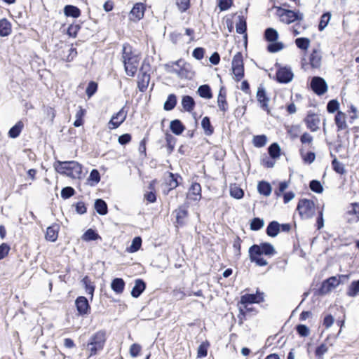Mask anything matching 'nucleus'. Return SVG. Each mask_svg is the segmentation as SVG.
<instances>
[{"mask_svg": "<svg viewBox=\"0 0 359 359\" xmlns=\"http://www.w3.org/2000/svg\"><path fill=\"white\" fill-rule=\"evenodd\" d=\"M231 70L236 82L241 81L245 76L243 57L241 52L236 53L232 60Z\"/></svg>", "mask_w": 359, "mask_h": 359, "instance_id": "obj_8", "label": "nucleus"}, {"mask_svg": "<svg viewBox=\"0 0 359 359\" xmlns=\"http://www.w3.org/2000/svg\"><path fill=\"white\" fill-rule=\"evenodd\" d=\"M238 19V20L236 25V32L241 34H246L247 22L245 18L243 15H239Z\"/></svg>", "mask_w": 359, "mask_h": 359, "instance_id": "obj_41", "label": "nucleus"}, {"mask_svg": "<svg viewBox=\"0 0 359 359\" xmlns=\"http://www.w3.org/2000/svg\"><path fill=\"white\" fill-rule=\"evenodd\" d=\"M64 13L67 17L77 18L81 16V10L75 6L67 5L64 8Z\"/></svg>", "mask_w": 359, "mask_h": 359, "instance_id": "obj_33", "label": "nucleus"}, {"mask_svg": "<svg viewBox=\"0 0 359 359\" xmlns=\"http://www.w3.org/2000/svg\"><path fill=\"white\" fill-rule=\"evenodd\" d=\"M266 141L267 137L265 135H255L252 139L253 145L258 148L265 146Z\"/></svg>", "mask_w": 359, "mask_h": 359, "instance_id": "obj_53", "label": "nucleus"}, {"mask_svg": "<svg viewBox=\"0 0 359 359\" xmlns=\"http://www.w3.org/2000/svg\"><path fill=\"white\" fill-rule=\"evenodd\" d=\"M359 293V280L353 281L349 285L347 294L349 297H355Z\"/></svg>", "mask_w": 359, "mask_h": 359, "instance_id": "obj_55", "label": "nucleus"}, {"mask_svg": "<svg viewBox=\"0 0 359 359\" xmlns=\"http://www.w3.org/2000/svg\"><path fill=\"white\" fill-rule=\"evenodd\" d=\"M278 38V32L273 28H267L264 32V39L269 42H275Z\"/></svg>", "mask_w": 359, "mask_h": 359, "instance_id": "obj_44", "label": "nucleus"}, {"mask_svg": "<svg viewBox=\"0 0 359 359\" xmlns=\"http://www.w3.org/2000/svg\"><path fill=\"white\" fill-rule=\"evenodd\" d=\"M217 102L219 110L224 114L229 109V104L226 100V91L224 87H221L219 89Z\"/></svg>", "mask_w": 359, "mask_h": 359, "instance_id": "obj_24", "label": "nucleus"}, {"mask_svg": "<svg viewBox=\"0 0 359 359\" xmlns=\"http://www.w3.org/2000/svg\"><path fill=\"white\" fill-rule=\"evenodd\" d=\"M266 232L270 237L276 236L280 232V224L276 221L271 222L266 228Z\"/></svg>", "mask_w": 359, "mask_h": 359, "instance_id": "obj_37", "label": "nucleus"}, {"mask_svg": "<svg viewBox=\"0 0 359 359\" xmlns=\"http://www.w3.org/2000/svg\"><path fill=\"white\" fill-rule=\"evenodd\" d=\"M233 0H217V6L220 11L229 10L233 6Z\"/></svg>", "mask_w": 359, "mask_h": 359, "instance_id": "obj_63", "label": "nucleus"}, {"mask_svg": "<svg viewBox=\"0 0 359 359\" xmlns=\"http://www.w3.org/2000/svg\"><path fill=\"white\" fill-rule=\"evenodd\" d=\"M210 343L208 341H203L197 349V358H205L208 355V350Z\"/></svg>", "mask_w": 359, "mask_h": 359, "instance_id": "obj_50", "label": "nucleus"}, {"mask_svg": "<svg viewBox=\"0 0 359 359\" xmlns=\"http://www.w3.org/2000/svg\"><path fill=\"white\" fill-rule=\"evenodd\" d=\"M243 243V240L240 238V236H236L233 241V248L234 252V256L239 259L241 256V244Z\"/></svg>", "mask_w": 359, "mask_h": 359, "instance_id": "obj_46", "label": "nucleus"}, {"mask_svg": "<svg viewBox=\"0 0 359 359\" xmlns=\"http://www.w3.org/2000/svg\"><path fill=\"white\" fill-rule=\"evenodd\" d=\"M107 334L105 330H100L93 333L89 338L86 347L89 351V357L95 355L101 351L106 344Z\"/></svg>", "mask_w": 359, "mask_h": 359, "instance_id": "obj_4", "label": "nucleus"}, {"mask_svg": "<svg viewBox=\"0 0 359 359\" xmlns=\"http://www.w3.org/2000/svg\"><path fill=\"white\" fill-rule=\"evenodd\" d=\"M257 189L260 194L265 196H269L272 191L271 184L265 181H261L259 182Z\"/></svg>", "mask_w": 359, "mask_h": 359, "instance_id": "obj_40", "label": "nucleus"}, {"mask_svg": "<svg viewBox=\"0 0 359 359\" xmlns=\"http://www.w3.org/2000/svg\"><path fill=\"white\" fill-rule=\"evenodd\" d=\"M297 210L302 219L311 218L315 212V203L312 200L300 199L297 203Z\"/></svg>", "mask_w": 359, "mask_h": 359, "instance_id": "obj_9", "label": "nucleus"}, {"mask_svg": "<svg viewBox=\"0 0 359 359\" xmlns=\"http://www.w3.org/2000/svg\"><path fill=\"white\" fill-rule=\"evenodd\" d=\"M125 281L121 278H115L112 280L111 283V290L118 294L123 293L125 289Z\"/></svg>", "mask_w": 359, "mask_h": 359, "instance_id": "obj_32", "label": "nucleus"}, {"mask_svg": "<svg viewBox=\"0 0 359 359\" xmlns=\"http://www.w3.org/2000/svg\"><path fill=\"white\" fill-rule=\"evenodd\" d=\"M165 139L166 142V149L168 154L173 152L175 147L177 140L171 134L166 133L165 135Z\"/></svg>", "mask_w": 359, "mask_h": 359, "instance_id": "obj_39", "label": "nucleus"}, {"mask_svg": "<svg viewBox=\"0 0 359 359\" xmlns=\"http://www.w3.org/2000/svg\"><path fill=\"white\" fill-rule=\"evenodd\" d=\"M248 252L251 262L259 266H265L268 264V262L263 256L272 257L276 253V251L271 243L265 242L259 245H252L250 247Z\"/></svg>", "mask_w": 359, "mask_h": 359, "instance_id": "obj_3", "label": "nucleus"}, {"mask_svg": "<svg viewBox=\"0 0 359 359\" xmlns=\"http://www.w3.org/2000/svg\"><path fill=\"white\" fill-rule=\"evenodd\" d=\"M264 226L263 219L259 217H255L252 219L250 223V229L252 231H258Z\"/></svg>", "mask_w": 359, "mask_h": 359, "instance_id": "obj_62", "label": "nucleus"}, {"mask_svg": "<svg viewBox=\"0 0 359 359\" xmlns=\"http://www.w3.org/2000/svg\"><path fill=\"white\" fill-rule=\"evenodd\" d=\"M176 217V227H182L185 224V220L189 215L188 210L184 206H180L177 209L175 210Z\"/></svg>", "mask_w": 359, "mask_h": 359, "instance_id": "obj_25", "label": "nucleus"}, {"mask_svg": "<svg viewBox=\"0 0 359 359\" xmlns=\"http://www.w3.org/2000/svg\"><path fill=\"white\" fill-rule=\"evenodd\" d=\"M346 118V114L344 112L338 111L336 113L334 118V121L336 125L337 132H340L348 129Z\"/></svg>", "mask_w": 359, "mask_h": 359, "instance_id": "obj_21", "label": "nucleus"}, {"mask_svg": "<svg viewBox=\"0 0 359 359\" xmlns=\"http://www.w3.org/2000/svg\"><path fill=\"white\" fill-rule=\"evenodd\" d=\"M251 305L252 304H242L241 302H238L237 306L239 313L237 318L239 325H242L244 323L248 315H256L258 313L257 309Z\"/></svg>", "mask_w": 359, "mask_h": 359, "instance_id": "obj_12", "label": "nucleus"}, {"mask_svg": "<svg viewBox=\"0 0 359 359\" xmlns=\"http://www.w3.org/2000/svg\"><path fill=\"white\" fill-rule=\"evenodd\" d=\"M142 242L141 237H135L132 241V244L128 248V251L131 253L137 252L141 248Z\"/></svg>", "mask_w": 359, "mask_h": 359, "instance_id": "obj_51", "label": "nucleus"}, {"mask_svg": "<svg viewBox=\"0 0 359 359\" xmlns=\"http://www.w3.org/2000/svg\"><path fill=\"white\" fill-rule=\"evenodd\" d=\"M81 27L79 24H71L69 25L67 31V34L69 37L76 38L80 31Z\"/></svg>", "mask_w": 359, "mask_h": 359, "instance_id": "obj_56", "label": "nucleus"}, {"mask_svg": "<svg viewBox=\"0 0 359 359\" xmlns=\"http://www.w3.org/2000/svg\"><path fill=\"white\" fill-rule=\"evenodd\" d=\"M347 214L352 216L355 221H359V203H351L349 205Z\"/></svg>", "mask_w": 359, "mask_h": 359, "instance_id": "obj_47", "label": "nucleus"}, {"mask_svg": "<svg viewBox=\"0 0 359 359\" xmlns=\"http://www.w3.org/2000/svg\"><path fill=\"white\" fill-rule=\"evenodd\" d=\"M276 15L279 21L285 25H290L295 22L292 27L291 32L294 36L300 34V22L304 20V14L299 10H290L280 6L276 7Z\"/></svg>", "mask_w": 359, "mask_h": 359, "instance_id": "obj_2", "label": "nucleus"}, {"mask_svg": "<svg viewBox=\"0 0 359 359\" xmlns=\"http://www.w3.org/2000/svg\"><path fill=\"white\" fill-rule=\"evenodd\" d=\"M332 169L338 174L344 175L346 172L344 165L339 162L336 158L332 161Z\"/></svg>", "mask_w": 359, "mask_h": 359, "instance_id": "obj_60", "label": "nucleus"}, {"mask_svg": "<svg viewBox=\"0 0 359 359\" xmlns=\"http://www.w3.org/2000/svg\"><path fill=\"white\" fill-rule=\"evenodd\" d=\"M24 128V123L22 121H18L8 131V136L11 138H16L21 133Z\"/></svg>", "mask_w": 359, "mask_h": 359, "instance_id": "obj_36", "label": "nucleus"}, {"mask_svg": "<svg viewBox=\"0 0 359 359\" xmlns=\"http://www.w3.org/2000/svg\"><path fill=\"white\" fill-rule=\"evenodd\" d=\"M197 93L198 95L205 99H210L212 97V93L210 87L207 85L204 84L198 88Z\"/></svg>", "mask_w": 359, "mask_h": 359, "instance_id": "obj_42", "label": "nucleus"}, {"mask_svg": "<svg viewBox=\"0 0 359 359\" xmlns=\"http://www.w3.org/2000/svg\"><path fill=\"white\" fill-rule=\"evenodd\" d=\"M264 301V293L257 290L255 294H245L241 297L242 304H260Z\"/></svg>", "mask_w": 359, "mask_h": 359, "instance_id": "obj_15", "label": "nucleus"}, {"mask_svg": "<svg viewBox=\"0 0 359 359\" xmlns=\"http://www.w3.org/2000/svg\"><path fill=\"white\" fill-rule=\"evenodd\" d=\"M230 195L236 199H241L244 196V191L239 186L233 184L230 186Z\"/></svg>", "mask_w": 359, "mask_h": 359, "instance_id": "obj_43", "label": "nucleus"}, {"mask_svg": "<svg viewBox=\"0 0 359 359\" xmlns=\"http://www.w3.org/2000/svg\"><path fill=\"white\" fill-rule=\"evenodd\" d=\"M256 99L259 107L267 114H271V107L269 106L270 97L267 91L263 85H260L257 88L256 93Z\"/></svg>", "mask_w": 359, "mask_h": 359, "instance_id": "obj_11", "label": "nucleus"}, {"mask_svg": "<svg viewBox=\"0 0 359 359\" xmlns=\"http://www.w3.org/2000/svg\"><path fill=\"white\" fill-rule=\"evenodd\" d=\"M349 274L339 275V278L336 276H331L325 280L320 287V292L322 294H327L330 292L332 289L337 287L341 281L344 280H348L349 278Z\"/></svg>", "mask_w": 359, "mask_h": 359, "instance_id": "obj_10", "label": "nucleus"}, {"mask_svg": "<svg viewBox=\"0 0 359 359\" xmlns=\"http://www.w3.org/2000/svg\"><path fill=\"white\" fill-rule=\"evenodd\" d=\"M294 74L290 68L287 67H279L276 73V81L280 83H287L293 79Z\"/></svg>", "mask_w": 359, "mask_h": 359, "instance_id": "obj_17", "label": "nucleus"}, {"mask_svg": "<svg viewBox=\"0 0 359 359\" xmlns=\"http://www.w3.org/2000/svg\"><path fill=\"white\" fill-rule=\"evenodd\" d=\"M304 122L311 132H316L320 129V115L311 111H308L304 118Z\"/></svg>", "mask_w": 359, "mask_h": 359, "instance_id": "obj_13", "label": "nucleus"}, {"mask_svg": "<svg viewBox=\"0 0 359 359\" xmlns=\"http://www.w3.org/2000/svg\"><path fill=\"white\" fill-rule=\"evenodd\" d=\"M128 111L125 107H122L118 112L114 114L107 123L109 130L118 128L126 119Z\"/></svg>", "mask_w": 359, "mask_h": 359, "instance_id": "obj_14", "label": "nucleus"}, {"mask_svg": "<svg viewBox=\"0 0 359 359\" xmlns=\"http://www.w3.org/2000/svg\"><path fill=\"white\" fill-rule=\"evenodd\" d=\"M322 61L323 51L320 46H318L311 50L307 59H302V68L306 72L318 70L321 67Z\"/></svg>", "mask_w": 359, "mask_h": 359, "instance_id": "obj_5", "label": "nucleus"}, {"mask_svg": "<svg viewBox=\"0 0 359 359\" xmlns=\"http://www.w3.org/2000/svg\"><path fill=\"white\" fill-rule=\"evenodd\" d=\"M81 283L86 290V293L90 295V299H92L95 290V285L94 283L91 281V279L88 276H86L82 278Z\"/></svg>", "mask_w": 359, "mask_h": 359, "instance_id": "obj_29", "label": "nucleus"}, {"mask_svg": "<svg viewBox=\"0 0 359 359\" xmlns=\"http://www.w3.org/2000/svg\"><path fill=\"white\" fill-rule=\"evenodd\" d=\"M141 55L135 49L132 45L128 43L123 44L121 51V61L123 64L126 74L130 77H133L137 74Z\"/></svg>", "mask_w": 359, "mask_h": 359, "instance_id": "obj_1", "label": "nucleus"}, {"mask_svg": "<svg viewBox=\"0 0 359 359\" xmlns=\"http://www.w3.org/2000/svg\"><path fill=\"white\" fill-rule=\"evenodd\" d=\"M347 112L349 114L348 121L350 123H353L355 119L358 118V110L353 104H350L348 106Z\"/></svg>", "mask_w": 359, "mask_h": 359, "instance_id": "obj_64", "label": "nucleus"}, {"mask_svg": "<svg viewBox=\"0 0 359 359\" xmlns=\"http://www.w3.org/2000/svg\"><path fill=\"white\" fill-rule=\"evenodd\" d=\"M146 289L145 282L140 278L135 280V285L132 289L131 295L133 297L137 298Z\"/></svg>", "mask_w": 359, "mask_h": 359, "instance_id": "obj_27", "label": "nucleus"}, {"mask_svg": "<svg viewBox=\"0 0 359 359\" xmlns=\"http://www.w3.org/2000/svg\"><path fill=\"white\" fill-rule=\"evenodd\" d=\"M201 126L204 130L205 135L207 136L212 135L215 132V128L212 125L208 116H205L203 118L201 121Z\"/></svg>", "mask_w": 359, "mask_h": 359, "instance_id": "obj_35", "label": "nucleus"}, {"mask_svg": "<svg viewBox=\"0 0 359 359\" xmlns=\"http://www.w3.org/2000/svg\"><path fill=\"white\" fill-rule=\"evenodd\" d=\"M151 67L149 62L143 61L137 76V88L140 92H145L151 80Z\"/></svg>", "mask_w": 359, "mask_h": 359, "instance_id": "obj_7", "label": "nucleus"}, {"mask_svg": "<svg viewBox=\"0 0 359 359\" xmlns=\"http://www.w3.org/2000/svg\"><path fill=\"white\" fill-rule=\"evenodd\" d=\"M300 142L302 143V147H304L307 145L309 148H311L313 146V137L311 135H310L307 132H304L299 137Z\"/></svg>", "mask_w": 359, "mask_h": 359, "instance_id": "obj_49", "label": "nucleus"}, {"mask_svg": "<svg viewBox=\"0 0 359 359\" xmlns=\"http://www.w3.org/2000/svg\"><path fill=\"white\" fill-rule=\"evenodd\" d=\"M100 238V235L93 229H88L82 236V239L85 241H96Z\"/></svg>", "mask_w": 359, "mask_h": 359, "instance_id": "obj_48", "label": "nucleus"}, {"mask_svg": "<svg viewBox=\"0 0 359 359\" xmlns=\"http://www.w3.org/2000/svg\"><path fill=\"white\" fill-rule=\"evenodd\" d=\"M176 6L181 13H184L191 8V0H176Z\"/></svg>", "mask_w": 359, "mask_h": 359, "instance_id": "obj_57", "label": "nucleus"}, {"mask_svg": "<svg viewBox=\"0 0 359 359\" xmlns=\"http://www.w3.org/2000/svg\"><path fill=\"white\" fill-rule=\"evenodd\" d=\"M95 209L96 212L101 215H105L108 212L107 203L102 199H97L95 202Z\"/></svg>", "mask_w": 359, "mask_h": 359, "instance_id": "obj_38", "label": "nucleus"}, {"mask_svg": "<svg viewBox=\"0 0 359 359\" xmlns=\"http://www.w3.org/2000/svg\"><path fill=\"white\" fill-rule=\"evenodd\" d=\"M55 169L57 172L72 178H80L82 173L81 165L74 161H57L55 164Z\"/></svg>", "mask_w": 359, "mask_h": 359, "instance_id": "obj_6", "label": "nucleus"}, {"mask_svg": "<svg viewBox=\"0 0 359 359\" xmlns=\"http://www.w3.org/2000/svg\"><path fill=\"white\" fill-rule=\"evenodd\" d=\"M177 104V97L175 94H170L164 103L163 108L165 111L172 110Z\"/></svg>", "mask_w": 359, "mask_h": 359, "instance_id": "obj_45", "label": "nucleus"}, {"mask_svg": "<svg viewBox=\"0 0 359 359\" xmlns=\"http://www.w3.org/2000/svg\"><path fill=\"white\" fill-rule=\"evenodd\" d=\"M60 231V225L57 223H53L46 229L45 233V238L50 242H55L57 240Z\"/></svg>", "mask_w": 359, "mask_h": 359, "instance_id": "obj_23", "label": "nucleus"}, {"mask_svg": "<svg viewBox=\"0 0 359 359\" xmlns=\"http://www.w3.org/2000/svg\"><path fill=\"white\" fill-rule=\"evenodd\" d=\"M146 11V5L143 3L138 2L134 4L130 12V18L133 21H139L144 16Z\"/></svg>", "mask_w": 359, "mask_h": 359, "instance_id": "obj_19", "label": "nucleus"}, {"mask_svg": "<svg viewBox=\"0 0 359 359\" xmlns=\"http://www.w3.org/2000/svg\"><path fill=\"white\" fill-rule=\"evenodd\" d=\"M339 106L340 104L337 100H331L327 104V111L330 114L337 113L338 111H340Z\"/></svg>", "mask_w": 359, "mask_h": 359, "instance_id": "obj_59", "label": "nucleus"}, {"mask_svg": "<svg viewBox=\"0 0 359 359\" xmlns=\"http://www.w3.org/2000/svg\"><path fill=\"white\" fill-rule=\"evenodd\" d=\"M331 18V13L330 12H325L324 13L320 19V22L318 24V30L323 31L328 25L330 20Z\"/></svg>", "mask_w": 359, "mask_h": 359, "instance_id": "obj_52", "label": "nucleus"}, {"mask_svg": "<svg viewBox=\"0 0 359 359\" xmlns=\"http://www.w3.org/2000/svg\"><path fill=\"white\" fill-rule=\"evenodd\" d=\"M173 65H177L179 69H173V72L177 74L181 78H188L190 74L189 70V64L185 62L182 59H180L175 62Z\"/></svg>", "mask_w": 359, "mask_h": 359, "instance_id": "obj_22", "label": "nucleus"}, {"mask_svg": "<svg viewBox=\"0 0 359 359\" xmlns=\"http://www.w3.org/2000/svg\"><path fill=\"white\" fill-rule=\"evenodd\" d=\"M311 88L312 90L318 95H324L328 89L325 81L319 76H315L311 82Z\"/></svg>", "mask_w": 359, "mask_h": 359, "instance_id": "obj_16", "label": "nucleus"}, {"mask_svg": "<svg viewBox=\"0 0 359 359\" xmlns=\"http://www.w3.org/2000/svg\"><path fill=\"white\" fill-rule=\"evenodd\" d=\"M182 106L185 111L191 112L196 106L194 98L190 95H184L182 98Z\"/></svg>", "mask_w": 359, "mask_h": 359, "instance_id": "obj_30", "label": "nucleus"}, {"mask_svg": "<svg viewBox=\"0 0 359 359\" xmlns=\"http://www.w3.org/2000/svg\"><path fill=\"white\" fill-rule=\"evenodd\" d=\"M12 32L11 23L6 19L0 20V36L2 37L10 35Z\"/></svg>", "mask_w": 359, "mask_h": 359, "instance_id": "obj_31", "label": "nucleus"}, {"mask_svg": "<svg viewBox=\"0 0 359 359\" xmlns=\"http://www.w3.org/2000/svg\"><path fill=\"white\" fill-rule=\"evenodd\" d=\"M75 306L79 315L84 316L90 313V305L86 297L79 296L75 300Z\"/></svg>", "mask_w": 359, "mask_h": 359, "instance_id": "obj_18", "label": "nucleus"}, {"mask_svg": "<svg viewBox=\"0 0 359 359\" xmlns=\"http://www.w3.org/2000/svg\"><path fill=\"white\" fill-rule=\"evenodd\" d=\"M202 198V188L199 183L193 182L189 188L187 198L192 201H199Z\"/></svg>", "mask_w": 359, "mask_h": 359, "instance_id": "obj_20", "label": "nucleus"}, {"mask_svg": "<svg viewBox=\"0 0 359 359\" xmlns=\"http://www.w3.org/2000/svg\"><path fill=\"white\" fill-rule=\"evenodd\" d=\"M299 155L304 163L311 164L316 159V154L313 151H307L304 147L299 149Z\"/></svg>", "mask_w": 359, "mask_h": 359, "instance_id": "obj_28", "label": "nucleus"}, {"mask_svg": "<svg viewBox=\"0 0 359 359\" xmlns=\"http://www.w3.org/2000/svg\"><path fill=\"white\" fill-rule=\"evenodd\" d=\"M268 151L272 158H277L280 156V148L277 143L271 144L268 149Z\"/></svg>", "mask_w": 359, "mask_h": 359, "instance_id": "obj_54", "label": "nucleus"}, {"mask_svg": "<svg viewBox=\"0 0 359 359\" xmlns=\"http://www.w3.org/2000/svg\"><path fill=\"white\" fill-rule=\"evenodd\" d=\"M170 128L171 131L176 135H180L185 130L184 126L181 122V121L178 119H175L170 122Z\"/></svg>", "mask_w": 359, "mask_h": 359, "instance_id": "obj_34", "label": "nucleus"}, {"mask_svg": "<svg viewBox=\"0 0 359 359\" xmlns=\"http://www.w3.org/2000/svg\"><path fill=\"white\" fill-rule=\"evenodd\" d=\"M168 177L165 180V184L168 187V192L176 189L180 185L179 180H182L180 175L168 172Z\"/></svg>", "mask_w": 359, "mask_h": 359, "instance_id": "obj_26", "label": "nucleus"}, {"mask_svg": "<svg viewBox=\"0 0 359 359\" xmlns=\"http://www.w3.org/2000/svg\"><path fill=\"white\" fill-rule=\"evenodd\" d=\"M310 39H308V38H305V37H302V38H297L296 40H295V44L296 46L302 49V50H306L309 46H310Z\"/></svg>", "mask_w": 359, "mask_h": 359, "instance_id": "obj_58", "label": "nucleus"}, {"mask_svg": "<svg viewBox=\"0 0 359 359\" xmlns=\"http://www.w3.org/2000/svg\"><path fill=\"white\" fill-rule=\"evenodd\" d=\"M98 84L95 81H91L88 83L86 90V93L88 98L91 97L97 90Z\"/></svg>", "mask_w": 359, "mask_h": 359, "instance_id": "obj_61", "label": "nucleus"}]
</instances>
